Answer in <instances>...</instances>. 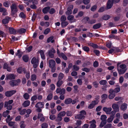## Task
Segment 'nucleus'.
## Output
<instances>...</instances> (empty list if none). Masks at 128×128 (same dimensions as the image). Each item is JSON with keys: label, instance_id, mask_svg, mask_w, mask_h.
Here are the masks:
<instances>
[{"label": "nucleus", "instance_id": "f257e3e1", "mask_svg": "<svg viewBox=\"0 0 128 128\" xmlns=\"http://www.w3.org/2000/svg\"><path fill=\"white\" fill-rule=\"evenodd\" d=\"M49 67L51 69V71L52 72H55L56 69L55 65L56 64L55 61L52 59H51L48 61Z\"/></svg>", "mask_w": 128, "mask_h": 128}, {"label": "nucleus", "instance_id": "f03ea898", "mask_svg": "<svg viewBox=\"0 0 128 128\" xmlns=\"http://www.w3.org/2000/svg\"><path fill=\"white\" fill-rule=\"evenodd\" d=\"M86 114V112L85 111L82 110L80 112L79 114L76 116L75 118L76 119H84L85 118L84 115H85Z\"/></svg>", "mask_w": 128, "mask_h": 128}, {"label": "nucleus", "instance_id": "7ed1b4c3", "mask_svg": "<svg viewBox=\"0 0 128 128\" xmlns=\"http://www.w3.org/2000/svg\"><path fill=\"white\" fill-rule=\"evenodd\" d=\"M39 60L35 57H33L31 60V62L33 65L34 68H36L38 66L39 64Z\"/></svg>", "mask_w": 128, "mask_h": 128}, {"label": "nucleus", "instance_id": "20e7f679", "mask_svg": "<svg viewBox=\"0 0 128 128\" xmlns=\"http://www.w3.org/2000/svg\"><path fill=\"white\" fill-rule=\"evenodd\" d=\"M20 82V80L19 79H18L17 80H11L10 82L9 83L11 86H14L18 85V83Z\"/></svg>", "mask_w": 128, "mask_h": 128}, {"label": "nucleus", "instance_id": "39448f33", "mask_svg": "<svg viewBox=\"0 0 128 128\" xmlns=\"http://www.w3.org/2000/svg\"><path fill=\"white\" fill-rule=\"evenodd\" d=\"M56 52L55 50L53 48L49 50L48 51V54L49 56L51 58H53L54 57V54Z\"/></svg>", "mask_w": 128, "mask_h": 128}, {"label": "nucleus", "instance_id": "423d86ee", "mask_svg": "<svg viewBox=\"0 0 128 128\" xmlns=\"http://www.w3.org/2000/svg\"><path fill=\"white\" fill-rule=\"evenodd\" d=\"M111 114L110 115V117L108 118L107 120L108 123H110L112 122L114 118L115 114V113L114 111L111 112Z\"/></svg>", "mask_w": 128, "mask_h": 128}, {"label": "nucleus", "instance_id": "0eeeda50", "mask_svg": "<svg viewBox=\"0 0 128 128\" xmlns=\"http://www.w3.org/2000/svg\"><path fill=\"white\" fill-rule=\"evenodd\" d=\"M112 108L114 110V112H118L119 111V106L118 105L114 103L112 104Z\"/></svg>", "mask_w": 128, "mask_h": 128}, {"label": "nucleus", "instance_id": "6e6552de", "mask_svg": "<svg viewBox=\"0 0 128 128\" xmlns=\"http://www.w3.org/2000/svg\"><path fill=\"white\" fill-rule=\"evenodd\" d=\"M16 92L15 90L7 91L5 92V95L7 97H10L12 96Z\"/></svg>", "mask_w": 128, "mask_h": 128}, {"label": "nucleus", "instance_id": "1a4fd4ad", "mask_svg": "<svg viewBox=\"0 0 128 128\" xmlns=\"http://www.w3.org/2000/svg\"><path fill=\"white\" fill-rule=\"evenodd\" d=\"M113 4L112 0H108L107 2L106 9L107 10L111 8L113 5Z\"/></svg>", "mask_w": 128, "mask_h": 128}, {"label": "nucleus", "instance_id": "9d476101", "mask_svg": "<svg viewBox=\"0 0 128 128\" xmlns=\"http://www.w3.org/2000/svg\"><path fill=\"white\" fill-rule=\"evenodd\" d=\"M112 108L111 107L107 108L104 107L103 108V110L105 112L106 114H111V111L112 110Z\"/></svg>", "mask_w": 128, "mask_h": 128}, {"label": "nucleus", "instance_id": "9b49d317", "mask_svg": "<svg viewBox=\"0 0 128 128\" xmlns=\"http://www.w3.org/2000/svg\"><path fill=\"white\" fill-rule=\"evenodd\" d=\"M109 94L108 97L110 99L113 98L115 96V94L113 92V89H110L109 91Z\"/></svg>", "mask_w": 128, "mask_h": 128}, {"label": "nucleus", "instance_id": "f8f14e48", "mask_svg": "<svg viewBox=\"0 0 128 128\" xmlns=\"http://www.w3.org/2000/svg\"><path fill=\"white\" fill-rule=\"evenodd\" d=\"M0 12L2 13V15L6 16L8 14L7 10L4 8L0 7Z\"/></svg>", "mask_w": 128, "mask_h": 128}, {"label": "nucleus", "instance_id": "ddd939ff", "mask_svg": "<svg viewBox=\"0 0 128 128\" xmlns=\"http://www.w3.org/2000/svg\"><path fill=\"white\" fill-rule=\"evenodd\" d=\"M120 64L119 63H118L117 64V66H118L117 70L118 71V73L119 74H124L126 71V69H119L118 66Z\"/></svg>", "mask_w": 128, "mask_h": 128}, {"label": "nucleus", "instance_id": "4468645a", "mask_svg": "<svg viewBox=\"0 0 128 128\" xmlns=\"http://www.w3.org/2000/svg\"><path fill=\"white\" fill-rule=\"evenodd\" d=\"M15 76L13 74H7L6 76V79L7 80L12 79L15 78Z\"/></svg>", "mask_w": 128, "mask_h": 128}, {"label": "nucleus", "instance_id": "2eb2a0df", "mask_svg": "<svg viewBox=\"0 0 128 128\" xmlns=\"http://www.w3.org/2000/svg\"><path fill=\"white\" fill-rule=\"evenodd\" d=\"M8 125L10 126H12V128H17V126L16 124H15V122H8Z\"/></svg>", "mask_w": 128, "mask_h": 128}, {"label": "nucleus", "instance_id": "dca6fc26", "mask_svg": "<svg viewBox=\"0 0 128 128\" xmlns=\"http://www.w3.org/2000/svg\"><path fill=\"white\" fill-rule=\"evenodd\" d=\"M44 103L43 102H38L35 105L36 108H42L44 106Z\"/></svg>", "mask_w": 128, "mask_h": 128}, {"label": "nucleus", "instance_id": "f3484780", "mask_svg": "<svg viewBox=\"0 0 128 128\" xmlns=\"http://www.w3.org/2000/svg\"><path fill=\"white\" fill-rule=\"evenodd\" d=\"M9 32L10 34H16L17 31L12 28L10 27L9 28Z\"/></svg>", "mask_w": 128, "mask_h": 128}, {"label": "nucleus", "instance_id": "a211bd4d", "mask_svg": "<svg viewBox=\"0 0 128 128\" xmlns=\"http://www.w3.org/2000/svg\"><path fill=\"white\" fill-rule=\"evenodd\" d=\"M38 118H40V120L42 122H44L45 120L43 114L41 113H39L38 114Z\"/></svg>", "mask_w": 128, "mask_h": 128}, {"label": "nucleus", "instance_id": "6ab92c4d", "mask_svg": "<svg viewBox=\"0 0 128 128\" xmlns=\"http://www.w3.org/2000/svg\"><path fill=\"white\" fill-rule=\"evenodd\" d=\"M127 104L126 103L122 104L120 108L123 111H125L127 108Z\"/></svg>", "mask_w": 128, "mask_h": 128}, {"label": "nucleus", "instance_id": "aec40b11", "mask_svg": "<svg viewBox=\"0 0 128 128\" xmlns=\"http://www.w3.org/2000/svg\"><path fill=\"white\" fill-rule=\"evenodd\" d=\"M3 68L4 69H6L7 70L8 72H10L11 70V68L8 66V64L6 63H5L4 64Z\"/></svg>", "mask_w": 128, "mask_h": 128}, {"label": "nucleus", "instance_id": "412c9836", "mask_svg": "<svg viewBox=\"0 0 128 128\" xmlns=\"http://www.w3.org/2000/svg\"><path fill=\"white\" fill-rule=\"evenodd\" d=\"M13 102L12 100H10L8 102H5L4 103V107L6 108L8 105H10Z\"/></svg>", "mask_w": 128, "mask_h": 128}, {"label": "nucleus", "instance_id": "4be33fe9", "mask_svg": "<svg viewBox=\"0 0 128 128\" xmlns=\"http://www.w3.org/2000/svg\"><path fill=\"white\" fill-rule=\"evenodd\" d=\"M10 18L6 16L5 18L2 21V22L4 24H6L8 22Z\"/></svg>", "mask_w": 128, "mask_h": 128}, {"label": "nucleus", "instance_id": "5701e85b", "mask_svg": "<svg viewBox=\"0 0 128 128\" xmlns=\"http://www.w3.org/2000/svg\"><path fill=\"white\" fill-rule=\"evenodd\" d=\"M72 102V99L70 98L66 99L64 101V103L66 104H70Z\"/></svg>", "mask_w": 128, "mask_h": 128}, {"label": "nucleus", "instance_id": "b1692460", "mask_svg": "<svg viewBox=\"0 0 128 128\" xmlns=\"http://www.w3.org/2000/svg\"><path fill=\"white\" fill-rule=\"evenodd\" d=\"M50 8L49 6H47L44 8L42 10L44 14H47Z\"/></svg>", "mask_w": 128, "mask_h": 128}, {"label": "nucleus", "instance_id": "393cba45", "mask_svg": "<svg viewBox=\"0 0 128 128\" xmlns=\"http://www.w3.org/2000/svg\"><path fill=\"white\" fill-rule=\"evenodd\" d=\"M63 83V81L62 80L58 79V80L56 83V85L58 87H60Z\"/></svg>", "mask_w": 128, "mask_h": 128}, {"label": "nucleus", "instance_id": "a878e982", "mask_svg": "<svg viewBox=\"0 0 128 128\" xmlns=\"http://www.w3.org/2000/svg\"><path fill=\"white\" fill-rule=\"evenodd\" d=\"M59 55L60 57H62L64 60H67V57L64 53L61 52L59 54Z\"/></svg>", "mask_w": 128, "mask_h": 128}, {"label": "nucleus", "instance_id": "bb28decb", "mask_svg": "<svg viewBox=\"0 0 128 128\" xmlns=\"http://www.w3.org/2000/svg\"><path fill=\"white\" fill-rule=\"evenodd\" d=\"M30 103V102L29 100H26L24 102L22 105L24 107H26L29 106Z\"/></svg>", "mask_w": 128, "mask_h": 128}, {"label": "nucleus", "instance_id": "cd10ccee", "mask_svg": "<svg viewBox=\"0 0 128 128\" xmlns=\"http://www.w3.org/2000/svg\"><path fill=\"white\" fill-rule=\"evenodd\" d=\"M39 52L40 55L42 59L44 60L45 59V57L44 55V53L42 50H40L39 51Z\"/></svg>", "mask_w": 128, "mask_h": 128}, {"label": "nucleus", "instance_id": "c85d7f7f", "mask_svg": "<svg viewBox=\"0 0 128 128\" xmlns=\"http://www.w3.org/2000/svg\"><path fill=\"white\" fill-rule=\"evenodd\" d=\"M26 31V30L24 28H21L17 30V32L20 34H21L25 33Z\"/></svg>", "mask_w": 128, "mask_h": 128}, {"label": "nucleus", "instance_id": "c756f323", "mask_svg": "<svg viewBox=\"0 0 128 128\" xmlns=\"http://www.w3.org/2000/svg\"><path fill=\"white\" fill-rule=\"evenodd\" d=\"M107 117L106 116L104 115H102L101 116L100 118V119L102 121L104 122V121L106 122H107V120L106 119L107 118Z\"/></svg>", "mask_w": 128, "mask_h": 128}, {"label": "nucleus", "instance_id": "7c9ffc66", "mask_svg": "<svg viewBox=\"0 0 128 128\" xmlns=\"http://www.w3.org/2000/svg\"><path fill=\"white\" fill-rule=\"evenodd\" d=\"M68 22L67 21H64L61 22V25L62 26L63 28L66 27L67 25L68 24Z\"/></svg>", "mask_w": 128, "mask_h": 128}, {"label": "nucleus", "instance_id": "2f4dec72", "mask_svg": "<svg viewBox=\"0 0 128 128\" xmlns=\"http://www.w3.org/2000/svg\"><path fill=\"white\" fill-rule=\"evenodd\" d=\"M101 26V24L100 23H98L94 25L93 27L94 29H96L100 28Z\"/></svg>", "mask_w": 128, "mask_h": 128}, {"label": "nucleus", "instance_id": "473e14b6", "mask_svg": "<svg viewBox=\"0 0 128 128\" xmlns=\"http://www.w3.org/2000/svg\"><path fill=\"white\" fill-rule=\"evenodd\" d=\"M88 45L92 46L94 48H98V46L95 44L90 43L88 44Z\"/></svg>", "mask_w": 128, "mask_h": 128}, {"label": "nucleus", "instance_id": "72a5a7b5", "mask_svg": "<svg viewBox=\"0 0 128 128\" xmlns=\"http://www.w3.org/2000/svg\"><path fill=\"white\" fill-rule=\"evenodd\" d=\"M53 95L51 93H50L47 96L46 100H50L52 98Z\"/></svg>", "mask_w": 128, "mask_h": 128}, {"label": "nucleus", "instance_id": "f704fd0d", "mask_svg": "<svg viewBox=\"0 0 128 128\" xmlns=\"http://www.w3.org/2000/svg\"><path fill=\"white\" fill-rule=\"evenodd\" d=\"M120 90L119 87H118L115 88L114 90H113V92L115 94L119 92Z\"/></svg>", "mask_w": 128, "mask_h": 128}, {"label": "nucleus", "instance_id": "c9c22d12", "mask_svg": "<svg viewBox=\"0 0 128 128\" xmlns=\"http://www.w3.org/2000/svg\"><path fill=\"white\" fill-rule=\"evenodd\" d=\"M10 112V111L8 110H6V111L4 112L2 114L3 116L4 117H6Z\"/></svg>", "mask_w": 128, "mask_h": 128}, {"label": "nucleus", "instance_id": "e433bc0d", "mask_svg": "<svg viewBox=\"0 0 128 128\" xmlns=\"http://www.w3.org/2000/svg\"><path fill=\"white\" fill-rule=\"evenodd\" d=\"M110 16L108 15H104L102 17V19L104 20H108L110 18Z\"/></svg>", "mask_w": 128, "mask_h": 128}, {"label": "nucleus", "instance_id": "4c0bfd02", "mask_svg": "<svg viewBox=\"0 0 128 128\" xmlns=\"http://www.w3.org/2000/svg\"><path fill=\"white\" fill-rule=\"evenodd\" d=\"M18 9H11V14L13 16L18 12Z\"/></svg>", "mask_w": 128, "mask_h": 128}, {"label": "nucleus", "instance_id": "58836bf2", "mask_svg": "<svg viewBox=\"0 0 128 128\" xmlns=\"http://www.w3.org/2000/svg\"><path fill=\"white\" fill-rule=\"evenodd\" d=\"M3 5L5 7H8L10 6V3L8 2H5L3 3Z\"/></svg>", "mask_w": 128, "mask_h": 128}, {"label": "nucleus", "instance_id": "ea45409f", "mask_svg": "<svg viewBox=\"0 0 128 128\" xmlns=\"http://www.w3.org/2000/svg\"><path fill=\"white\" fill-rule=\"evenodd\" d=\"M62 117L58 114L56 121L57 122H60L62 120Z\"/></svg>", "mask_w": 128, "mask_h": 128}, {"label": "nucleus", "instance_id": "a19ab883", "mask_svg": "<svg viewBox=\"0 0 128 128\" xmlns=\"http://www.w3.org/2000/svg\"><path fill=\"white\" fill-rule=\"evenodd\" d=\"M11 9H18L17 8L16 5L15 3L12 4L10 6Z\"/></svg>", "mask_w": 128, "mask_h": 128}, {"label": "nucleus", "instance_id": "79ce46f5", "mask_svg": "<svg viewBox=\"0 0 128 128\" xmlns=\"http://www.w3.org/2000/svg\"><path fill=\"white\" fill-rule=\"evenodd\" d=\"M12 119V118L10 117V116L8 115L7 116V118L6 119V121L7 122H8Z\"/></svg>", "mask_w": 128, "mask_h": 128}, {"label": "nucleus", "instance_id": "37998d69", "mask_svg": "<svg viewBox=\"0 0 128 128\" xmlns=\"http://www.w3.org/2000/svg\"><path fill=\"white\" fill-rule=\"evenodd\" d=\"M22 59L25 62H27L28 61V56H22Z\"/></svg>", "mask_w": 128, "mask_h": 128}, {"label": "nucleus", "instance_id": "c03bdc74", "mask_svg": "<svg viewBox=\"0 0 128 128\" xmlns=\"http://www.w3.org/2000/svg\"><path fill=\"white\" fill-rule=\"evenodd\" d=\"M64 77V74L62 73H60L58 76V79L62 80Z\"/></svg>", "mask_w": 128, "mask_h": 128}, {"label": "nucleus", "instance_id": "a18cd8bd", "mask_svg": "<svg viewBox=\"0 0 128 128\" xmlns=\"http://www.w3.org/2000/svg\"><path fill=\"white\" fill-rule=\"evenodd\" d=\"M24 121H22L20 122V127L21 128H24L26 127V125L24 124Z\"/></svg>", "mask_w": 128, "mask_h": 128}, {"label": "nucleus", "instance_id": "49530a36", "mask_svg": "<svg viewBox=\"0 0 128 128\" xmlns=\"http://www.w3.org/2000/svg\"><path fill=\"white\" fill-rule=\"evenodd\" d=\"M66 17L64 15H63L61 16L60 20L62 22L65 21L66 20Z\"/></svg>", "mask_w": 128, "mask_h": 128}, {"label": "nucleus", "instance_id": "de8ad7c7", "mask_svg": "<svg viewBox=\"0 0 128 128\" xmlns=\"http://www.w3.org/2000/svg\"><path fill=\"white\" fill-rule=\"evenodd\" d=\"M84 13L82 11H80L79 12L78 14V15L76 16V18H78V17H82V16L83 14H84Z\"/></svg>", "mask_w": 128, "mask_h": 128}, {"label": "nucleus", "instance_id": "09e8293b", "mask_svg": "<svg viewBox=\"0 0 128 128\" xmlns=\"http://www.w3.org/2000/svg\"><path fill=\"white\" fill-rule=\"evenodd\" d=\"M36 78V76L35 74H32L31 76V80L32 81L35 80Z\"/></svg>", "mask_w": 128, "mask_h": 128}, {"label": "nucleus", "instance_id": "8fccbe9b", "mask_svg": "<svg viewBox=\"0 0 128 128\" xmlns=\"http://www.w3.org/2000/svg\"><path fill=\"white\" fill-rule=\"evenodd\" d=\"M23 97L25 100H27L29 98L30 96L27 93H26L23 95Z\"/></svg>", "mask_w": 128, "mask_h": 128}, {"label": "nucleus", "instance_id": "3c124183", "mask_svg": "<svg viewBox=\"0 0 128 128\" xmlns=\"http://www.w3.org/2000/svg\"><path fill=\"white\" fill-rule=\"evenodd\" d=\"M82 49L84 51L88 52L89 51L90 48H89L86 46H84V47H82Z\"/></svg>", "mask_w": 128, "mask_h": 128}, {"label": "nucleus", "instance_id": "603ef678", "mask_svg": "<svg viewBox=\"0 0 128 128\" xmlns=\"http://www.w3.org/2000/svg\"><path fill=\"white\" fill-rule=\"evenodd\" d=\"M16 55L18 56L19 58H20L22 56V54L20 52V51L19 50L17 51V52L16 53Z\"/></svg>", "mask_w": 128, "mask_h": 128}, {"label": "nucleus", "instance_id": "864d4df0", "mask_svg": "<svg viewBox=\"0 0 128 128\" xmlns=\"http://www.w3.org/2000/svg\"><path fill=\"white\" fill-rule=\"evenodd\" d=\"M66 113L65 111L60 112L58 114L62 117L64 116L66 114Z\"/></svg>", "mask_w": 128, "mask_h": 128}, {"label": "nucleus", "instance_id": "5fc2aeb1", "mask_svg": "<svg viewBox=\"0 0 128 128\" xmlns=\"http://www.w3.org/2000/svg\"><path fill=\"white\" fill-rule=\"evenodd\" d=\"M48 127V124L46 123H43L41 125L42 128H47Z\"/></svg>", "mask_w": 128, "mask_h": 128}, {"label": "nucleus", "instance_id": "6e6d98bb", "mask_svg": "<svg viewBox=\"0 0 128 128\" xmlns=\"http://www.w3.org/2000/svg\"><path fill=\"white\" fill-rule=\"evenodd\" d=\"M19 16L22 18H26L25 15L23 12H21L19 15Z\"/></svg>", "mask_w": 128, "mask_h": 128}, {"label": "nucleus", "instance_id": "4d7b16f0", "mask_svg": "<svg viewBox=\"0 0 128 128\" xmlns=\"http://www.w3.org/2000/svg\"><path fill=\"white\" fill-rule=\"evenodd\" d=\"M99 83L100 84L104 85L107 83V81L105 80H102L99 82Z\"/></svg>", "mask_w": 128, "mask_h": 128}, {"label": "nucleus", "instance_id": "13d9d810", "mask_svg": "<svg viewBox=\"0 0 128 128\" xmlns=\"http://www.w3.org/2000/svg\"><path fill=\"white\" fill-rule=\"evenodd\" d=\"M72 12V11L71 9H70L69 8H68V10L66 12V15H69L71 14Z\"/></svg>", "mask_w": 128, "mask_h": 128}, {"label": "nucleus", "instance_id": "bf43d9fd", "mask_svg": "<svg viewBox=\"0 0 128 128\" xmlns=\"http://www.w3.org/2000/svg\"><path fill=\"white\" fill-rule=\"evenodd\" d=\"M108 97V95L106 94H103L101 96L102 98L104 100H106L107 98Z\"/></svg>", "mask_w": 128, "mask_h": 128}, {"label": "nucleus", "instance_id": "052dcab7", "mask_svg": "<svg viewBox=\"0 0 128 128\" xmlns=\"http://www.w3.org/2000/svg\"><path fill=\"white\" fill-rule=\"evenodd\" d=\"M112 126V124H107L104 127V128H110Z\"/></svg>", "mask_w": 128, "mask_h": 128}, {"label": "nucleus", "instance_id": "680f3d73", "mask_svg": "<svg viewBox=\"0 0 128 128\" xmlns=\"http://www.w3.org/2000/svg\"><path fill=\"white\" fill-rule=\"evenodd\" d=\"M73 67L75 71H78L80 69L79 67L76 65H73Z\"/></svg>", "mask_w": 128, "mask_h": 128}, {"label": "nucleus", "instance_id": "e2e57ef3", "mask_svg": "<svg viewBox=\"0 0 128 128\" xmlns=\"http://www.w3.org/2000/svg\"><path fill=\"white\" fill-rule=\"evenodd\" d=\"M74 17L73 16L70 15L67 17V19L69 20H73Z\"/></svg>", "mask_w": 128, "mask_h": 128}, {"label": "nucleus", "instance_id": "0e129e2a", "mask_svg": "<svg viewBox=\"0 0 128 128\" xmlns=\"http://www.w3.org/2000/svg\"><path fill=\"white\" fill-rule=\"evenodd\" d=\"M56 12L54 8H52L49 11V12L50 14H53L54 13Z\"/></svg>", "mask_w": 128, "mask_h": 128}, {"label": "nucleus", "instance_id": "69168bd1", "mask_svg": "<svg viewBox=\"0 0 128 128\" xmlns=\"http://www.w3.org/2000/svg\"><path fill=\"white\" fill-rule=\"evenodd\" d=\"M77 82L78 83V84L80 86H81L82 84V80L80 79H78L77 80Z\"/></svg>", "mask_w": 128, "mask_h": 128}, {"label": "nucleus", "instance_id": "338daca9", "mask_svg": "<svg viewBox=\"0 0 128 128\" xmlns=\"http://www.w3.org/2000/svg\"><path fill=\"white\" fill-rule=\"evenodd\" d=\"M106 122L104 121V122L102 121L100 125V128H102L103 127L104 125H105L106 124Z\"/></svg>", "mask_w": 128, "mask_h": 128}, {"label": "nucleus", "instance_id": "774afa93", "mask_svg": "<svg viewBox=\"0 0 128 128\" xmlns=\"http://www.w3.org/2000/svg\"><path fill=\"white\" fill-rule=\"evenodd\" d=\"M37 98V96L36 95H34L32 96L31 98V100L34 101L36 100Z\"/></svg>", "mask_w": 128, "mask_h": 128}]
</instances>
